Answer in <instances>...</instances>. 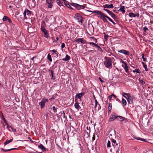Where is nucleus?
<instances>
[{
	"instance_id": "59",
	"label": "nucleus",
	"mask_w": 153,
	"mask_h": 153,
	"mask_svg": "<svg viewBox=\"0 0 153 153\" xmlns=\"http://www.w3.org/2000/svg\"><path fill=\"white\" fill-rule=\"evenodd\" d=\"M51 74H52V76H53V72H51Z\"/></svg>"
},
{
	"instance_id": "13",
	"label": "nucleus",
	"mask_w": 153,
	"mask_h": 153,
	"mask_svg": "<svg viewBox=\"0 0 153 153\" xmlns=\"http://www.w3.org/2000/svg\"><path fill=\"white\" fill-rule=\"evenodd\" d=\"M129 15L131 17H138L139 16V14L138 13H136L135 14H134V13L131 12L129 13Z\"/></svg>"
},
{
	"instance_id": "2",
	"label": "nucleus",
	"mask_w": 153,
	"mask_h": 153,
	"mask_svg": "<svg viewBox=\"0 0 153 153\" xmlns=\"http://www.w3.org/2000/svg\"><path fill=\"white\" fill-rule=\"evenodd\" d=\"M104 64L105 66L107 68H109L112 67V62L111 58H107L104 62Z\"/></svg>"
},
{
	"instance_id": "39",
	"label": "nucleus",
	"mask_w": 153,
	"mask_h": 153,
	"mask_svg": "<svg viewBox=\"0 0 153 153\" xmlns=\"http://www.w3.org/2000/svg\"><path fill=\"white\" fill-rule=\"evenodd\" d=\"M144 54L143 53L142 54V58H143V60L145 61V62H146V58H145L144 57Z\"/></svg>"
},
{
	"instance_id": "61",
	"label": "nucleus",
	"mask_w": 153,
	"mask_h": 153,
	"mask_svg": "<svg viewBox=\"0 0 153 153\" xmlns=\"http://www.w3.org/2000/svg\"><path fill=\"white\" fill-rule=\"evenodd\" d=\"M133 68H134V66H131Z\"/></svg>"
},
{
	"instance_id": "34",
	"label": "nucleus",
	"mask_w": 153,
	"mask_h": 153,
	"mask_svg": "<svg viewBox=\"0 0 153 153\" xmlns=\"http://www.w3.org/2000/svg\"><path fill=\"white\" fill-rule=\"evenodd\" d=\"M41 30L44 33L46 31H47L46 29L44 27H41Z\"/></svg>"
},
{
	"instance_id": "35",
	"label": "nucleus",
	"mask_w": 153,
	"mask_h": 153,
	"mask_svg": "<svg viewBox=\"0 0 153 153\" xmlns=\"http://www.w3.org/2000/svg\"><path fill=\"white\" fill-rule=\"evenodd\" d=\"M96 47L98 49V50L101 52L102 51V50L101 48L97 45Z\"/></svg>"
},
{
	"instance_id": "49",
	"label": "nucleus",
	"mask_w": 153,
	"mask_h": 153,
	"mask_svg": "<svg viewBox=\"0 0 153 153\" xmlns=\"http://www.w3.org/2000/svg\"><path fill=\"white\" fill-rule=\"evenodd\" d=\"M122 94L123 96H124L126 99H127L128 98L127 97V96L123 95V93Z\"/></svg>"
},
{
	"instance_id": "28",
	"label": "nucleus",
	"mask_w": 153,
	"mask_h": 153,
	"mask_svg": "<svg viewBox=\"0 0 153 153\" xmlns=\"http://www.w3.org/2000/svg\"><path fill=\"white\" fill-rule=\"evenodd\" d=\"M17 149V148H13V149H7V150H5V149H2V150L3 151V152H8V151H10V150H15V149Z\"/></svg>"
},
{
	"instance_id": "21",
	"label": "nucleus",
	"mask_w": 153,
	"mask_h": 153,
	"mask_svg": "<svg viewBox=\"0 0 153 153\" xmlns=\"http://www.w3.org/2000/svg\"><path fill=\"white\" fill-rule=\"evenodd\" d=\"M117 119V120H118L120 121L121 122L124 120H125V118L124 117L121 116H118Z\"/></svg>"
},
{
	"instance_id": "4",
	"label": "nucleus",
	"mask_w": 153,
	"mask_h": 153,
	"mask_svg": "<svg viewBox=\"0 0 153 153\" xmlns=\"http://www.w3.org/2000/svg\"><path fill=\"white\" fill-rule=\"evenodd\" d=\"M31 14V12L30 11L28 10L27 9H25L23 13L24 19H27V17L30 16Z\"/></svg>"
},
{
	"instance_id": "63",
	"label": "nucleus",
	"mask_w": 153,
	"mask_h": 153,
	"mask_svg": "<svg viewBox=\"0 0 153 153\" xmlns=\"http://www.w3.org/2000/svg\"><path fill=\"white\" fill-rule=\"evenodd\" d=\"M65 113H64V115H65Z\"/></svg>"
},
{
	"instance_id": "23",
	"label": "nucleus",
	"mask_w": 153,
	"mask_h": 153,
	"mask_svg": "<svg viewBox=\"0 0 153 153\" xmlns=\"http://www.w3.org/2000/svg\"><path fill=\"white\" fill-rule=\"evenodd\" d=\"M70 59V57L68 55H66V56L65 58H64L63 59V60L65 61H69Z\"/></svg>"
},
{
	"instance_id": "60",
	"label": "nucleus",
	"mask_w": 153,
	"mask_h": 153,
	"mask_svg": "<svg viewBox=\"0 0 153 153\" xmlns=\"http://www.w3.org/2000/svg\"><path fill=\"white\" fill-rule=\"evenodd\" d=\"M28 32H29V33H33V32H29V31H28Z\"/></svg>"
},
{
	"instance_id": "47",
	"label": "nucleus",
	"mask_w": 153,
	"mask_h": 153,
	"mask_svg": "<svg viewBox=\"0 0 153 153\" xmlns=\"http://www.w3.org/2000/svg\"><path fill=\"white\" fill-rule=\"evenodd\" d=\"M59 38L58 37L56 38V44H57L58 43Z\"/></svg>"
},
{
	"instance_id": "50",
	"label": "nucleus",
	"mask_w": 153,
	"mask_h": 153,
	"mask_svg": "<svg viewBox=\"0 0 153 153\" xmlns=\"http://www.w3.org/2000/svg\"><path fill=\"white\" fill-rule=\"evenodd\" d=\"M142 64H143V67L144 66V65H146L145 64V63L143 62H142Z\"/></svg>"
},
{
	"instance_id": "45",
	"label": "nucleus",
	"mask_w": 153,
	"mask_h": 153,
	"mask_svg": "<svg viewBox=\"0 0 153 153\" xmlns=\"http://www.w3.org/2000/svg\"><path fill=\"white\" fill-rule=\"evenodd\" d=\"M50 52H53L54 53H56V51L55 50V49H53L52 50H51L50 51Z\"/></svg>"
},
{
	"instance_id": "7",
	"label": "nucleus",
	"mask_w": 153,
	"mask_h": 153,
	"mask_svg": "<svg viewBox=\"0 0 153 153\" xmlns=\"http://www.w3.org/2000/svg\"><path fill=\"white\" fill-rule=\"evenodd\" d=\"M48 101V100L46 99H42L41 102H39V105H40L41 108H43L45 105V103Z\"/></svg>"
},
{
	"instance_id": "16",
	"label": "nucleus",
	"mask_w": 153,
	"mask_h": 153,
	"mask_svg": "<svg viewBox=\"0 0 153 153\" xmlns=\"http://www.w3.org/2000/svg\"><path fill=\"white\" fill-rule=\"evenodd\" d=\"M116 97V96L114 94H112L111 95L108 96V99L110 102H111L112 100H114Z\"/></svg>"
},
{
	"instance_id": "42",
	"label": "nucleus",
	"mask_w": 153,
	"mask_h": 153,
	"mask_svg": "<svg viewBox=\"0 0 153 153\" xmlns=\"http://www.w3.org/2000/svg\"><path fill=\"white\" fill-rule=\"evenodd\" d=\"M137 140H142V141H146V139H142V138H140V137H139V138H137Z\"/></svg>"
},
{
	"instance_id": "15",
	"label": "nucleus",
	"mask_w": 153,
	"mask_h": 153,
	"mask_svg": "<svg viewBox=\"0 0 153 153\" xmlns=\"http://www.w3.org/2000/svg\"><path fill=\"white\" fill-rule=\"evenodd\" d=\"M103 7L105 8H112L113 7V5L112 4H105L103 6Z\"/></svg>"
},
{
	"instance_id": "56",
	"label": "nucleus",
	"mask_w": 153,
	"mask_h": 153,
	"mask_svg": "<svg viewBox=\"0 0 153 153\" xmlns=\"http://www.w3.org/2000/svg\"><path fill=\"white\" fill-rule=\"evenodd\" d=\"M30 153H36V152H30Z\"/></svg>"
},
{
	"instance_id": "22",
	"label": "nucleus",
	"mask_w": 153,
	"mask_h": 153,
	"mask_svg": "<svg viewBox=\"0 0 153 153\" xmlns=\"http://www.w3.org/2000/svg\"><path fill=\"white\" fill-rule=\"evenodd\" d=\"M13 140V138H12V139L8 140L7 139L6 141L4 142V145H7V144L9 143L12 142Z\"/></svg>"
},
{
	"instance_id": "43",
	"label": "nucleus",
	"mask_w": 153,
	"mask_h": 153,
	"mask_svg": "<svg viewBox=\"0 0 153 153\" xmlns=\"http://www.w3.org/2000/svg\"><path fill=\"white\" fill-rule=\"evenodd\" d=\"M65 47V43H63L61 44V47L62 48H63Z\"/></svg>"
},
{
	"instance_id": "1",
	"label": "nucleus",
	"mask_w": 153,
	"mask_h": 153,
	"mask_svg": "<svg viewBox=\"0 0 153 153\" xmlns=\"http://www.w3.org/2000/svg\"><path fill=\"white\" fill-rule=\"evenodd\" d=\"M87 11L93 13H97L98 14V17L102 19L104 22H107V20L106 19H107L110 22H112L114 25L115 24V23L111 19L110 17L107 16L105 14L102 13L100 11L94 10L93 11H90L87 10Z\"/></svg>"
},
{
	"instance_id": "20",
	"label": "nucleus",
	"mask_w": 153,
	"mask_h": 153,
	"mask_svg": "<svg viewBox=\"0 0 153 153\" xmlns=\"http://www.w3.org/2000/svg\"><path fill=\"white\" fill-rule=\"evenodd\" d=\"M112 108V104L111 103H109L108 108V113L110 114Z\"/></svg>"
},
{
	"instance_id": "27",
	"label": "nucleus",
	"mask_w": 153,
	"mask_h": 153,
	"mask_svg": "<svg viewBox=\"0 0 153 153\" xmlns=\"http://www.w3.org/2000/svg\"><path fill=\"white\" fill-rule=\"evenodd\" d=\"M122 103L124 106H126V100L124 99H122Z\"/></svg>"
},
{
	"instance_id": "58",
	"label": "nucleus",
	"mask_w": 153,
	"mask_h": 153,
	"mask_svg": "<svg viewBox=\"0 0 153 153\" xmlns=\"http://www.w3.org/2000/svg\"><path fill=\"white\" fill-rule=\"evenodd\" d=\"M142 83H145V82H144L143 81H142Z\"/></svg>"
},
{
	"instance_id": "9",
	"label": "nucleus",
	"mask_w": 153,
	"mask_h": 153,
	"mask_svg": "<svg viewBox=\"0 0 153 153\" xmlns=\"http://www.w3.org/2000/svg\"><path fill=\"white\" fill-rule=\"evenodd\" d=\"M117 51L118 52L120 53H122L127 56H129L130 55L129 52L125 50L122 49L118 50Z\"/></svg>"
},
{
	"instance_id": "32",
	"label": "nucleus",
	"mask_w": 153,
	"mask_h": 153,
	"mask_svg": "<svg viewBox=\"0 0 153 153\" xmlns=\"http://www.w3.org/2000/svg\"><path fill=\"white\" fill-rule=\"evenodd\" d=\"M45 34V38H48L49 36V34L48 33L47 31H46L44 33Z\"/></svg>"
},
{
	"instance_id": "52",
	"label": "nucleus",
	"mask_w": 153,
	"mask_h": 153,
	"mask_svg": "<svg viewBox=\"0 0 153 153\" xmlns=\"http://www.w3.org/2000/svg\"><path fill=\"white\" fill-rule=\"evenodd\" d=\"M12 131L13 132H15L16 131V130L15 129L12 128Z\"/></svg>"
},
{
	"instance_id": "57",
	"label": "nucleus",
	"mask_w": 153,
	"mask_h": 153,
	"mask_svg": "<svg viewBox=\"0 0 153 153\" xmlns=\"http://www.w3.org/2000/svg\"><path fill=\"white\" fill-rule=\"evenodd\" d=\"M106 36H107V37H108V36H107V35H106L105 36H104V37H105V38H106Z\"/></svg>"
},
{
	"instance_id": "44",
	"label": "nucleus",
	"mask_w": 153,
	"mask_h": 153,
	"mask_svg": "<svg viewBox=\"0 0 153 153\" xmlns=\"http://www.w3.org/2000/svg\"><path fill=\"white\" fill-rule=\"evenodd\" d=\"M143 30H144L145 32H146V30H148V28L146 27H145L143 28Z\"/></svg>"
},
{
	"instance_id": "53",
	"label": "nucleus",
	"mask_w": 153,
	"mask_h": 153,
	"mask_svg": "<svg viewBox=\"0 0 153 153\" xmlns=\"http://www.w3.org/2000/svg\"><path fill=\"white\" fill-rule=\"evenodd\" d=\"M35 57H33V58H32L31 59V60H32L33 61L34 60V58Z\"/></svg>"
},
{
	"instance_id": "38",
	"label": "nucleus",
	"mask_w": 153,
	"mask_h": 153,
	"mask_svg": "<svg viewBox=\"0 0 153 153\" xmlns=\"http://www.w3.org/2000/svg\"><path fill=\"white\" fill-rule=\"evenodd\" d=\"M111 142L109 140H108L107 143V146L108 147H111Z\"/></svg>"
},
{
	"instance_id": "33",
	"label": "nucleus",
	"mask_w": 153,
	"mask_h": 153,
	"mask_svg": "<svg viewBox=\"0 0 153 153\" xmlns=\"http://www.w3.org/2000/svg\"><path fill=\"white\" fill-rule=\"evenodd\" d=\"M47 58L50 62H51L52 61V59L51 58V56L50 54H48L47 56Z\"/></svg>"
},
{
	"instance_id": "26",
	"label": "nucleus",
	"mask_w": 153,
	"mask_h": 153,
	"mask_svg": "<svg viewBox=\"0 0 153 153\" xmlns=\"http://www.w3.org/2000/svg\"><path fill=\"white\" fill-rule=\"evenodd\" d=\"M57 3L59 5L60 7L62 6H63V2L61 1H60L57 0Z\"/></svg>"
},
{
	"instance_id": "64",
	"label": "nucleus",
	"mask_w": 153,
	"mask_h": 153,
	"mask_svg": "<svg viewBox=\"0 0 153 153\" xmlns=\"http://www.w3.org/2000/svg\"><path fill=\"white\" fill-rule=\"evenodd\" d=\"M63 1H65V0H62Z\"/></svg>"
},
{
	"instance_id": "19",
	"label": "nucleus",
	"mask_w": 153,
	"mask_h": 153,
	"mask_svg": "<svg viewBox=\"0 0 153 153\" xmlns=\"http://www.w3.org/2000/svg\"><path fill=\"white\" fill-rule=\"evenodd\" d=\"M74 107L78 110L81 108L80 106L79 105V103L77 102L74 104Z\"/></svg>"
},
{
	"instance_id": "31",
	"label": "nucleus",
	"mask_w": 153,
	"mask_h": 153,
	"mask_svg": "<svg viewBox=\"0 0 153 153\" xmlns=\"http://www.w3.org/2000/svg\"><path fill=\"white\" fill-rule=\"evenodd\" d=\"M76 41L77 42V41H78L79 42H80L82 43H83V39L81 38H78L77 39H76Z\"/></svg>"
},
{
	"instance_id": "17",
	"label": "nucleus",
	"mask_w": 153,
	"mask_h": 153,
	"mask_svg": "<svg viewBox=\"0 0 153 153\" xmlns=\"http://www.w3.org/2000/svg\"><path fill=\"white\" fill-rule=\"evenodd\" d=\"M84 94L85 93L84 92H82L81 93L78 94L76 95V98L80 99L84 95Z\"/></svg>"
},
{
	"instance_id": "24",
	"label": "nucleus",
	"mask_w": 153,
	"mask_h": 153,
	"mask_svg": "<svg viewBox=\"0 0 153 153\" xmlns=\"http://www.w3.org/2000/svg\"><path fill=\"white\" fill-rule=\"evenodd\" d=\"M125 7L123 6H122L120 7V10L123 13H124L125 12V11L124 10Z\"/></svg>"
},
{
	"instance_id": "11",
	"label": "nucleus",
	"mask_w": 153,
	"mask_h": 153,
	"mask_svg": "<svg viewBox=\"0 0 153 153\" xmlns=\"http://www.w3.org/2000/svg\"><path fill=\"white\" fill-rule=\"evenodd\" d=\"M104 10L108 13L113 18L115 19L116 16L111 11L107 9L104 8Z\"/></svg>"
},
{
	"instance_id": "41",
	"label": "nucleus",
	"mask_w": 153,
	"mask_h": 153,
	"mask_svg": "<svg viewBox=\"0 0 153 153\" xmlns=\"http://www.w3.org/2000/svg\"><path fill=\"white\" fill-rule=\"evenodd\" d=\"M144 68L145 69V70L146 71H148V69L147 68V67L146 65H144V66H143Z\"/></svg>"
},
{
	"instance_id": "8",
	"label": "nucleus",
	"mask_w": 153,
	"mask_h": 153,
	"mask_svg": "<svg viewBox=\"0 0 153 153\" xmlns=\"http://www.w3.org/2000/svg\"><path fill=\"white\" fill-rule=\"evenodd\" d=\"M72 5L73 6L75 7L77 9L79 10L85 7L83 5H80L76 3H73Z\"/></svg>"
},
{
	"instance_id": "36",
	"label": "nucleus",
	"mask_w": 153,
	"mask_h": 153,
	"mask_svg": "<svg viewBox=\"0 0 153 153\" xmlns=\"http://www.w3.org/2000/svg\"><path fill=\"white\" fill-rule=\"evenodd\" d=\"M7 19H8V17L6 16H4L3 18V21H5L7 20Z\"/></svg>"
},
{
	"instance_id": "5",
	"label": "nucleus",
	"mask_w": 153,
	"mask_h": 153,
	"mask_svg": "<svg viewBox=\"0 0 153 153\" xmlns=\"http://www.w3.org/2000/svg\"><path fill=\"white\" fill-rule=\"evenodd\" d=\"M54 0H46V2L48 4V8H51L53 7Z\"/></svg>"
},
{
	"instance_id": "51",
	"label": "nucleus",
	"mask_w": 153,
	"mask_h": 153,
	"mask_svg": "<svg viewBox=\"0 0 153 153\" xmlns=\"http://www.w3.org/2000/svg\"><path fill=\"white\" fill-rule=\"evenodd\" d=\"M100 80L101 81V82H103V81H102V80L100 78H99Z\"/></svg>"
},
{
	"instance_id": "18",
	"label": "nucleus",
	"mask_w": 153,
	"mask_h": 153,
	"mask_svg": "<svg viewBox=\"0 0 153 153\" xmlns=\"http://www.w3.org/2000/svg\"><path fill=\"white\" fill-rule=\"evenodd\" d=\"M38 147L41 149L43 152L46 151V148L44 147L43 145L42 144H40L38 146Z\"/></svg>"
},
{
	"instance_id": "25",
	"label": "nucleus",
	"mask_w": 153,
	"mask_h": 153,
	"mask_svg": "<svg viewBox=\"0 0 153 153\" xmlns=\"http://www.w3.org/2000/svg\"><path fill=\"white\" fill-rule=\"evenodd\" d=\"M133 73L136 72L138 74H140L141 73V71L139 69H135L133 71Z\"/></svg>"
},
{
	"instance_id": "40",
	"label": "nucleus",
	"mask_w": 153,
	"mask_h": 153,
	"mask_svg": "<svg viewBox=\"0 0 153 153\" xmlns=\"http://www.w3.org/2000/svg\"><path fill=\"white\" fill-rule=\"evenodd\" d=\"M111 141L112 143V145L114 146V145L113 144V143H114V144L116 143V140L113 139L111 140Z\"/></svg>"
},
{
	"instance_id": "29",
	"label": "nucleus",
	"mask_w": 153,
	"mask_h": 153,
	"mask_svg": "<svg viewBox=\"0 0 153 153\" xmlns=\"http://www.w3.org/2000/svg\"><path fill=\"white\" fill-rule=\"evenodd\" d=\"M89 44L90 45H92V47H94L95 46V47L97 46V44L94 43L93 42H89Z\"/></svg>"
},
{
	"instance_id": "10",
	"label": "nucleus",
	"mask_w": 153,
	"mask_h": 153,
	"mask_svg": "<svg viewBox=\"0 0 153 153\" xmlns=\"http://www.w3.org/2000/svg\"><path fill=\"white\" fill-rule=\"evenodd\" d=\"M123 95L127 96V98H128L127 100V101L129 103L131 104L132 102V101L131 100V96L130 94H127L123 92Z\"/></svg>"
},
{
	"instance_id": "3",
	"label": "nucleus",
	"mask_w": 153,
	"mask_h": 153,
	"mask_svg": "<svg viewBox=\"0 0 153 153\" xmlns=\"http://www.w3.org/2000/svg\"><path fill=\"white\" fill-rule=\"evenodd\" d=\"M74 18L75 19L77 20L79 22L82 23L83 18L81 15L79 13L76 14L74 16Z\"/></svg>"
},
{
	"instance_id": "48",
	"label": "nucleus",
	"mask_w": 153,
	"mask_h": 153,
	"mask_svg": "<svg viewBox=\"0 0 153 153\" xmlns=\"http://www.w3.org/2000/svg\"><path fill=\"white\" fill-rule=\"evenodd\" d=\"M7 20L8 21V22L9 23L11 22V20L8 17V19H7Z\"/></svg>"
},
{
	"instance_id": "12",
	"label": "nucleus",
	"mask_w": 153,
	"mask_h": 153,
	"mask_svg": "<svg viewBox=\"0 0 153 153\" xmlns=\"http://www.w3.org/2000/svg\"><path fill=\"white\" fill-rule=\"evenodd\" d=\"M118 117V116H116L114 114H111L109 117V120L110 122L112 121L115 119H117Z\"/></svg>"
},
{
	"instance_id": "46",
	"label": "nucleus",
	"mask_w": 153,
	"mask_h": 153,
	"mask_svg": "<svg viewBox=\"0 0 153 153\" xmlns=\"http://www.w3.org/2000/svg\"><path fill=\"white\" fill-rule=\"evenodd\" d=\"M95 134H94L93 136L92 140H95Z\"/></svg>"
},
{
	"instance_id": "62",
	"label": "nucleus",
	"mask_w": 153,
	"mask_h": 153,
	"mask_svg": "<svg viewBox=\"0 0 153 153\" xmlns=\"http://www.w3.org/2000/svg\"><path fill=\"white\" fill-rule=\"evenodd\" d=\"M53 99V98H51V99Z\"/></svg>"
},
{
	"instance_id": "6",
	"label": "nucleus",
	"mask_w": 153,
	"mask_h": 153,
	"mask_svg": "<svg viewBox=\"0 0 153 153\" xmlns=\"http://www.w3.org/2000/svg\"><path fill=\"white\" fill-rule=\"evenodd\" d=\"M120 62L121 63H123V64H124V65H122V67H123L126 72V73H128V67L127 66V64L125 62L123 61V60L122 59L120 61Z\"/></svg>"
},
{
	"instance_id": "30",
	"label": "nucleus",
	"mask_w": 153,
	"mask_h": 153,
	"mask_svg": "<svg viewBox=\"0 0 153 153\" xmlns=\"http://www.w3.org/2000/svg\"><path fill=\"white\" fill-rule=\"evenodd\" d=\"M65 5L68 8L73 9L71 5L68 3H65Z\"/></svg>"
},
{
	"instance_id": "37",
	"label": "nucleus",
	"mask_w": 153,
	"mask_h": 153,
	"mask_svg": "<svg viewBox=\"0 0 153 153\" xmlns=\"http://www.w3.org/2000/svg\"><path fill=\"white\" fill-rule=\"evenodd\" d=\"M52 109L54 112H56L57 111L56 108L55 106H53Z\"/></svg>"
},
{
	"instance_id": "54",
	"label": "nucleus",
	"mask_w": 153,
	"mask_h": 153,
	"mask_svg": "<svg viewBox=\"0 0 153 153\" xmlns=\"http://www.w3.org/2000/svg\"><path fill=\"white\" fill-rule=\"evenodd\" d=\"M56 40H53V42H54V43H56Z\"/></svg>"
},
{
	"instance_id": "55",
	"label": "nucleus",
	"mask_w": 153,
	"mask_h": 153,
	"mask_svg": "<svg viewBox=\"0 0 153 153\" xmlns=\"http://www.w3.org/2000/svg\"><path fill=\"white\" fill-rule=\"evenodd\" d=\"M30 141L31 142V143H33V140H32L31 139H30Z\"/></svg>"
},
{
	"instance_id": "14",
	"label": "nucleus",
	"mask_w": 153,
	"mask_h": 153,
	"mask_svg": "<svg viewBox=\"0 0 153 153\" xmlns=\"http://www.w3.org/2000/svg\"><path fill=\"white\" fill-rule=\"evenodd\" d=\"M94 103V107L95 108H97V109L98 110H99L100 108V104H98V103L96 99H95Z\"/></svg>"
}]
</instances>
